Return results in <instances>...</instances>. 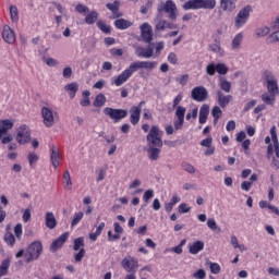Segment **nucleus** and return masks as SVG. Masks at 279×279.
<instances>
[{
  "label": "nucleus",
  "mask_w": 279,
  "mask_h": 279,
  "mask_svg": "<svg viewBox=\"0 0 279 279\" xmlns=\"http://www.w3.org/2000/svg\"><path fill=\"white\" fill-rule=\"evenodd\" d=\"M165 133L160 131V128L153 125L149 130L146 141L148 143V154L150 160H158L160 158V148H162V135Z\"/></svg>",
  "instance_id": "obj_1"
},
{
  "label": "nucleus",
  "mask_w": 279,
  "mask_h": 279,
  "mask_svg": "<svg viewBox=\"0 0 279 279\" xmlns=\"http://www.w3.org/2000/svg\"><path fill=\"white\" fill-rule=\"evenodd\" d=\"M43 254V242L34 241L32 242L27 248L26 253L25 250H20L16 254V258L25 257V263H34V260H38L40 255Z\"/></svg>",
  "instance_id": "obj_2"
},
{
  "label": "nucleus",
  "mask_w": 279,
  "mask_h": 279,
  "mask_svg": "<svg viewBox=\"0 0 279 279\" xmlns=\"http://www.w3.org/2000/svg\"><path fill=\"white\" fill-rule=\"evenodd\" d=\"M183 3L182 8L189 10H215L217 0H180Z\"/></svg>",
  "instance_id": "obj_3"
},
{
  "label": "nucleus",
  "mask_w": 279,
  "mask_h": 279,
  "mask_svg": "<svg viewBox=\"0 0 279 279\" xmlns=\"http://www.w3.org/2000/svg\"><path fill=\"white\" fill-rule=\"evenodd\" d=\"M156 66H158V62L156 61H134L124 71H126L129 76L132 77L134 73H136V71H141V69L153 71Z\"/></svg>",
  "instance_id": "obj_4"
},
{
  "label": "nucleus",
  "mask_w": 279,
  "mask_h": 279,
  "mask_svg": "<svg viewBox=\"0 0 279 279\" xmlns=\"http://www.w3.org/2000/svg\"><path fill=\"white\" fill-rule=\"evenodd\" d=\"M14 128V121L10 119L0 120V141L2 145H8V143H12V135L8 134L10 130Z\"/></svg>",
  "instance_id": "obj_5"
},
{
  "label": "nucleus",
  "mask_w": 279,
  "mask_h": 279,
  "mask_svg": "<svg viewBox=\"0 0 279 279\" xmlns=\"http://www.w3.org/2000/svg\"><path fill=\"white\" fill-rule=\"evenodd\" d=\"M121 267L126 271L128 276H136V271H138V259L132 255H126L121 260Z\"/></svg>",
  "instance_id": "obj_6"
},
{
  "label": "nucleus",
  "mask_w": 279,
  "mask_h": 279,
  "mask_svg": "<svg viewBox=\"0 0 279 279\" xmlns=\"http://www.w3.org/2000/svg\"><path fill=\"white\" fill-rule=\"evenodd\" d=\"M157 12L162 13L166 12V14H169L170 21H178V5H175V2L173 0H167L166 3H161L157 7Z\"/></svg>",
  "instance_id": "obj_7"
},
{
  "label": "nucleus",
  "mask_w": 279,
  "mask_h": 279,
  "mask_svg": "<svg viewBox=\"0 0 279 279\" xmlns=\"http://www.w3.org/2000/svg\"><path fill=\"white\" fill-rule=\"evenodd\" d=\"M15 141L19 145H27L32 141V132L29 126L22 124L16 130Z\"/></svg>",
  "instance_id": "obj_8"
},
{
  "label": "nucleus",
  "mask_w": 279,
  "mask_h": 279,
  "mask_svg": "<svg viewBox=\"0 0 279 279\" xmlns=\"http://www.w3.org/2000/svg\"><path fill=\"white\" fill-rule=\"evenodd\" d=\"M251 12H252L251 5H246L242 10L239 11V13L236 14L235 20H234V25H235L236 29H241V27H243V25H245L247 23V21H250Z\"/></svg>",
  "instance_id": "obj_9"
},
{
  "label": "nucleus",
  "mask_w": 279,
  "mask_h": 279,
  "mask_svg": "<svg viewBox=\"0 0 279 279\" xmlns=\"http://www.w3.org/2000/svg\"><path fill=\"white\" fill-rule=\"evenodd\" d=\"M104 113L109 117L113 123H119V121L125 119L128 117L126 109H113L110 107H106L104 109Z\"/></svg>",
  "instance_id": "obj_10"
},
{
  "label": "nucleus",
  "mask_w": 279,
  "mask_h": 279,
  "mask_svg": "<svg viewBox=\"0 0 279 279\" xmlns=\"http://www.w3.org/2000/svg\"><path fill=\"white\" fill-rule=\"evenodd\" d=\"M41 117L44 120V125H46V128H53L56 123V118L58 117V112H53V110L49 109L48 107H43Z\"/></svg>",
  "instance_id": "obj_11"
},
{
  "label": "nucleus",
  "mask_w": 279,
  "mask_h": 279,
  "mask_svg": "<svg viewBox=\"0 0 279 279\" xmlns=\"http://www.w3.org/2000/svg\"><path fill=\"white\" fill-rule=\"evenodd\" d=\"M144 106L145 100H142L137 106H132L130 108V122L132 123V125H138V122L141 121V112Z\"/></svg>",
  "instance_id": "obj_12"
},
{
  "label": "nucleus",
  "mask_w": 279,
  "mask_h": 279,
  "mask_svg": "<svg viewBox=\"0 0 279 279\" xmlns=\"http://www.w3.org/2000/svg\"><path fill=\"white\" fill-rule=\"evenodd\" d=\"M191 98L194 101H206L208 99V90L204 86H196L191 92Z\"/></svg>",
  "instance_id": "obj_13"
},
{
  "label": "nucleus",
  "mask_w": 279,
  "mask_h": 279,
  "mask_svg": "<svg viewBox=\"0 0 279 279\" xmlns=\"http://www.w3.org/2000/svg\"><path fill=\"white\" fill-rule=\"evenodd\" d=\"M141 36L144 43H151V40H154V31L151 29V25L143 23L141 25Z\"/></svg>",
  "instance_id": "obj_14"
},
{
  "label": "nucleus",
  "mask_w": 279,
  "mask_h": 279,
  "mask_svg": "<svg viewBox=\"0 0 279 279\" xmlns=\"http://www.w3.org/2000/svg\"><path fill=\"white\" fill-rule=\"evenodd\" d=\"M69 240V232L62 233L59 238L52 241L50 245V252H58L61 247L64 246V243Z\"/></svg>",
  "instance_id": "obj_15"
},
{
  "label": "nucleus",
  "mask_w": 279,
  "mask_h": 279,
  "mask_svg": "<svg viewBox=\"0 0 279 279\" xmlns=\"http://www.w3.org/2000/svg\"><path fill=\"white\" fill-rule=\"evenodd\" d=\"M2 38L4 43H8V45H14L16 43V35L14 34V31H12V28L8 25L3 26Z\"/></svg>",
  "instance_id": "obj_16"
},
{
  "label": "nucleus",
  "mask_w": 279,
  "mask_h": 279,
  "mask_svg": "<svg viewBox=\"0 0 279 279\" xmlns=\"http://www.w3.org/2000/svg\"><path fill=\"white\" fill-rule=\"evenodd\" d=\"M106 8L112 13V19H121L123 16V13L119 11V8H121L119 0H114L113 3H107Z\"/></svg>",
  "instance_id": "obj_17"
},
{
  "label": "nucleus",
  "mask_w": 279,
  "mask_h": 279,
  "mask_svg": "<svg viewBox=\"0 0 279 279\" xmlns=\"http://www.w3.org/2000/svg\"><path fill=\"white\" fill-rule=\"evenodd\" d=\"M133 48L135 49V56H137V58H151V56H154V48L151 47L133 46Z\"/></svg>",
  "instance_id": "obj_18"
},
{
  "label": "nucleus",
  "mask_w": 279,
  "mask_h": 279,
  "mask_svg": "<svg viewBox=\"0 0 279 279\" xmlns=\"http://www.w3.org/2000/svg\"><path fill=\"white\" fill-rule=\"evenodd\" d=\"M50 160L51 165L54 169H58L60 167V150L54 145L50 146Z\"/></svg>",
  "instance_id": "obj_19"
},
{
  "label": "nucleus",
  "mask_w": 279,
  "mask_h": 279,
  "mask_svg": "<svg viewBox=\"0 0 279 279\" xmlns=\"http://www.w3.org/2000/svg\"><path fill=\"white\" fill-rule=\"evenodd\" d=\"M217 99L220 108H226L230 104V101H232L233 97L232 95H223V92L218 90Z\"/></svg>",
  "instance_id": "obj_20"
},
{
  "label": "nucleus",
  "mask_w": 279,
  "mask_h": 279,
  "mask_svg": "<svg viewBox=\"0 0 279 279\" xmlns=\"http://www.w3.org/2000/svg\"><path fill=\"white\" fill-rule=\"evenodd\" d=\"M239 0H220V8L223 12H234Z\"/></svg>",
  "instance_id": "obj_21"
},
{
  "label": "nucleus",
  "mask_w": 279,
  "mask_h": 279,
  "mask_svg": "<svg viewBox=\"0 0 279 279\" xmlns=\"http://www.w3.org/2000/svg\"><path fill=\"white\" fill-rule=\"evenodd\" d=\"M208 114H210V107L208 105H203L199 109L198 122L204 125L208 121Z\"/></svg>",
  "instance_id": "obj_22"
},
{
  "label": "nucleus",
  "mask_w": 279,
  "mask_h": 279,
  "mask_svg": "<svg viewBox=\"0 0 279 279\" xmlns=\"http://www.w3.org/2000/svg\"><path fill=\"white\" fill-rule=\"evenodd\" d=\"M131 76L126 73V71H122L121 74H119L114 80H112L111 84L113 86H123L128 80H130Z\"/></svg>",
  "instance_id": "obj_23"
},
{
  "label": "nucleus",
  "mask_w": 279,
  "mask_h": 279,
  "mask_svg": "<svg viewBox=\"0 0 279 279\" xmlns=\"http://www.w3.org/2000/svg\"><path fill=\"white\" fill-rule=\"evenodd\" d=\"M204 250V242L197 240L193 242L192 244H189V252L190 254H199Z\"/></svg>",
  "instance_id": "obj_24"
},
{
  "label": "nucleus",
  "mask_w": 279,
  "mask_h": 279,
  "mask_svg": "<svg viewBox=\"0 0 279 279\" xmlns=\"http://www.w3.org/2000/svg\"><path fill=\"white\" fill-rule=\"evenodd\" d=\"M45 219H46V227H48L49 230H53V228L58 226V220H56V216L53 215L52 211L46 213Z\"/></svg>",
  "instance_id": "obj_25"
},
{
  "label": "nucleus",
  "mask_w": 279,
  "mask_h": 279,
  "mask_svg": "<svg viewBox=\"0 0 279 279\" xmlns=\"http://www.w3.org/2000/svg\"><path fill=\"white\" fill-rule=\"evenodd\" d=\"M113 25L117 29H128L132 27V22L125 19H118L114 21Z\"/></svg>",
  "instance_id": "obj_26"
},
{
  "label": "nucleus",
  "mask_w": 279,
  "mask_h": 279,
  "mask_svg": "<svg viewBox=\"0 0 279 279\" xmlns=\"http://www.w3.org/2000/svg\"><path fill=\"white\" fill-rule=\"evenodd\" d=\"M63 189H65V191H71L73 189V182L71 181V173L69 170H65L63 173Z\"/></svg>",
  "instance_id": "obj_27"
},
{
  "label": "nucleus",
  "mask_w": 279,
  "mask_h": 279,
  "mask_svg": "<svg viewBox=\"0 0 279 279\" xmlns=\"http://www.w3.org/2000/svg\"><path fill=\"white\" fill-rule=\"evenodd\" d=\"M223 114V111H221V108L219 106H215L211 109V117L214 118V125H217L219 123V119H221Z\"/></svg>",
  "instance_id": "obj_28"
},
{
  "label": "nucleus",
  "mask_w": 279,
  "mask_h": 279,
  "mask_svg": "<svg viewBox=\"0 0 279 279\" xmlns=\"http://www.w3.org/2000/svg\"><path fill=\"white\" fill-rule=\"evenodd\" d=\"M267 90L269 95H279V88H278V80L271 81L267 83Z\"/></svg>",
  "instance_id": "obj_29"
},
{
  "label": "nucleus",
  "mask_w": 279,
  "mask_h": 279,
  "mask_svg": "<svg viewBox=\"0 0 279 279\" xmlns=\"http://www.w3.org/2000/svg\"><path fill=\"white\" fill-rule=\"evenodd\" d=\"M64 90L69 93L71 99H75V95H77V83H70L65 85Z\"/></svg>",
  "instance_id": "obj_30"
},
{
  "label": "nucleus",
  "mask_w": 279,
  "mask_h": 279,
  "mask_svg": "<svg viewBox=\"0 0 279 279\" xmlns=\"http://www.w3.org/2000/svg\"><path fill=\"white\" fill-rule=\"evenodd\" d=\"M97 19H99V13L97 11H92L85 16L86 25H93L97 23Z\"/></svg>",
  "instance_id": "obj_31"
},
{
  "label": "nucleus",
  "mask_w": 279,
  "mask_h": 279,
  "mask_svg": "<svg viewBox=\"0 0 279 279\" xmlns=\"http://www.w3.org/2000/svg\"><path fill=\"white\" fill-rule=\"evenodd\" d=\"M10 258H5L2 260L0 265V278H3V276H8V271L10 270Z\"/></svg>",
  "instance_id": "obj_32"
},
{
  "label": "nucleus",
  "mask_w": 279,
  "mask_h": 279,
  "mask_svg": "<svg viewBox=\"0 0 279 279\" xmlns=\"http://www.w3.org/2000/svg\"><path fill=\"white\" fill-rule=\"evenodd\" d=\"M4 243H7V245L9 247H14V245H16V236H14V233L5 232L4 233Z\"/></svg>",
  "instance_id": "obj_33"
},
{
  "label": "nucleus",
  "mask_w": 279,
  "mask_h": 279,
  "mask_svg": "<svg viewBox=\"0 0 279 279\" xmlns=\"http://www.w3.org/2000/svg\"><path fill=\"white\" fill-rule=\"evenodd\" d=\"M262 101L267 106H275L276 105V95L264 93L262 95Z\"/></svg>",
  "instance_id": "obj_34"
},
{
  "label": "nucleus",
  "mask_w": 279,
  "mask_h": 279,
  "mask_svg": "<svg viewBox=\"0 0 279 279\" xmlns=\"http://www.w3.org/2000/svg\"><path fill=\"white\" fill-rule=\"evenodd\" d=\"M106 96L104 94H98L93 102V106L95 108H102V106H106Z\"/></svg>",
  "instance_id": "obj_35"
},
{
  "label": "nucleus",
  "mask_w": 279,
  "mask_h": 279,
  "mask_svg": "<svg viewBox=\"0 0 279 279\" xmlns=\"http://www.w3.org/2000/svg\"><path fill=\"white\" fill-rule=\"evenodd\" d=\"M219 86L223 90V93H230V90H232V83L223 77H220Z\"/></svg>",
  "instance_id": "obj_36"
},
{
  "label": "nucleus",
  "mask_w": 279,
  "mask_h": 279,
  "mask_svg": "<svg viewBox=\"0 0 279 279\" xmlns=\"http://www.w3.org/2000/svg\"><path fill=\"white\" fill-rule=\"evenodd\" d=\"M97 27L100 29L102 34H110L112 32V27L110 25H107L104 21L99 20L96 23Z\"/></svg>",
  "instance_id": "obj_37"
},
{
  "label": "nucleus",
  "mask_w": 279,
  "mask_h": 279,
  "mask_svg": "<svg viewBox=\"0 0 279 279\" xmlns=\"http://www.w3.org/2000/svg\"><path fill=\"white\" fill-rule=\"evenodd\" d=\"M262 80L269 84V82L276 81V76H274V73H271V71L265 70L262 74Z\"/></svg>",
  "instance_id": "obj_38"
},
{
  "label": "nucleus",
  "mask_w": 279,
  "mask_h": 279,
  "mask_svg": "<svg viewBox=\"0 0 279 279\" xmlns=\"http://www.w3.org/2000/svg\"><path fill=\"white\" fill-rule=\"evenodd\" d=\"M10 16H11L12 23H17V21H19V8H16V5H11L10 7Z\"/></svg>",
  "instance_id": "obj_39"
},
{
  "label": "nucleus",
  "mask_w": 279,
  "mask_h": 279,
  "mask_svg": "<svg viewBox=\"0 0 279 279\" xmlns=\"http://www.w3.org/2000/svg\"><path fill=\"white\" fill-rule=\"evenodd\" d=\"M270 32H271V29L269 27L263 26L260 28H257L255 31V34H256L257 38H263V37L267 36Z\"/></svg>",
  "instance_id": "obj_40"
},
{
  "label": "nucleus",
  "mask_w": 279,
  "mask_h": 279,
  "mask_svg": "<svg viewBox=\"0 0 279 279\" xmlns=\"http://www.w3.org/2000/svg\"><path fill=\"white\" fill-rule=\"evenodd\" d=\"M207 228H209V230H213V232H221V228L217 226V221H215V218H210L207 220Z\"/></svg>",
  "instance_id": "obj_41"
},
{
  "label": "nucleus",
  "mask_w": 279,
  "mask_h": 279,
  "mask_svg": "<svg viewBox=\"0 0 279 279\" xmlns=\"http://www.w3.org/2000/svg\"><path fill=\"white\" fill-rule=\"evenodd\" d=\"M241 43H243V34L239 33L238 35L234 36L232 40V48L239 49L241 47Z\"/></svg>",
  "instance_id": "obj_42"
},
{
  "label": "nucleus",
  "mask_w": 279,
  "mask_h": 279,
  "mask_svg": "<svg viewBox=\"0 0 279 279\" xmlns=\"http://www.w3.org/2000/svg\"><path fill=\"white\" fill-rule=\"evenodd\" d=\"M82 219H84V211L75 213L71 222V227L75 228V226H77Z\"/></svg>",
  "instance_id": "obj_43"
},
{
  "label": "nucleus",
  "mask_w": 279,
  "mask_h": 279,
  "mask_svg": "<svg viewBox=\"0 0 279 279\" xmlns=\"http://www.w3.org/2000/svg\"><path fill=\"white\" fill-rule=\"evenodd\" d=\"M228 71H229L228 65L223 63L216 64V73H219V75H226Z\"/></svg>",
  "instance_id": "obj_44"
},
{
  "label": "nucleus",
  "mask_w": 279,
  "mask_h": 279,
  "mask_svg": "<svg viewBox=\"0 0 279 279\" xmlns=\"http://www.w3.org/2000/svg\"><path fill=\"white\" fill-rule=\"evenodd\" d=\"M209 269L214 275L221 274V266L218 263L209 262Z\"/></svg>",
  "instance_id": "obj_45"
},
{
  "label": "nucleus",
  "mask_w": 279,
  "mask_h": 279,
  "mask_svg": "<svg viewBox=\"0 0 279 279\" xmlns=\"http://www.w3.org/2000/svg\"><path fill=\"white\" fill-rule=\"evenodd\" d=\"M186 114V108L179 106L175 107V117L177 119H183L184 120V116Z\"/></svg>",
  "instance_id": "obj_46"
},
{
  "label": "nucleus",
  "mask_w": 279,
  "mask_h": 279,
  "mask_svg": "<svg viewBox=\"0 0 279 279\" xmlns=\"http://www.w3.org/2000/svg\"><path fill=\"white\" fill-rule=\"evenodd\" d=\"M14 234L17 241H21L22 236H23V225L17 223L14 227Z\"/></svg>",
  "instance_id": "obj_47"
},
{
  "label": "nucleus",
  "mask_w": 279,
  "mask_h": 279,
  "mask_svg": "<svg viewBox=\"0 0 279 279\" xmlns=\"http://www.w3.org/2000/svg\"><path fill=\"white\" fill-rule=\"evenodd\" d=\"M81 247L84 248V238H76L74 240V245H73L74 252H78Z\"/></svg>",
  "instance_id": "obj_48"
},
{
  "label": "nucleus",
  "mask_w": 279,
  "mask_h": 279,
  "mask_svg": "<svg viewBox=\"0 0 279 279\" xmlns=\"http://www.w3.org/2000/svg\"><path fill=\"white\" fill-rule=\"evenodd\" d=\"M84 256H86V250L81 248L78 253L74 255L75 263H82V258H84Z\"/></svg>",
  "instance_id": "obj_49"
},
{
  "label": "nucleus",
  "mask_w": 279,
  "mask_h": 279,
  "mask_svg": "<svg viewBox=\"0 0 279 279\" xmlns=\"http://www.w3.org/2000/svg\"><path fill=\"white\" fill-rule=\"evenodd\" d=\"M206 73L210 76L215 75V73H217V65H215V63H209L206 66Z\"/></svg>",
  "instance_id": "obj_50"
},
{
  "label": "nucleus",
  "mask_w": 279,
  "mask_h": 279,
  "mask_svg": "<svg viewBox=\"0 0 279 279\" xmlns=\"http://www.w3.org/2000/svg\"><path fill=\"white\" fill-rule=\"evenodd\" d=\"M182 169L187 173H195V167L186 161L182 162Z\"/></svg>",
  "instance_id": "obj_51"
},
{
  "label": "nucleus",
  "mask_w": 279,
  "mask_h": 279,
  "mask_svg": "<svg viewBox=\"0 0 279 279\" xmlns=\"http://www.w3.org/2000/svg\"><path fill=\"white\" fill-rule=\"evenodd\" d=\"M75 10L78 12V14H86V12H88V7L82 4V3H78L76 4L75 7Z\"/></svg>",
  "instance_id": "obj_52"
},
{
  "label": "nucleus",
  "mask_w": 279,
  "mask_h": 279,
  "mask_svg": "<svg viewBox=\"0 0 279 279\" xmlns=\"http://www.w3.org/2000/svg\"><path fill=\"white\" fill-rule=\"evenodd\" d=\"M38 160H39V157H38V155H36V153L28 154V162H29L31 167H32V165L38 162Z\"/></svg>",
  "instance_id": "obj_53"
},
{
  "label": "nucleus",
  "mask_w": 279,
  "mask_h": 279,
  "mask_svg": "<svg viewBox=\"0 0 279 279\" xmlns=\"http://www.w3.org/2000/svg\"><path fill=\"white\" fill-rule=\"evenodd\" d=\"M193 278L205 279L206 278V270L205 269H198L196 272L193 274Z\"/></svg>",
  "instance_id": "obj_54"
},
{
  "label": "nucleus",
  "mask_w": 279,
  "mask_h": 279,
  "mask_svg": "<svg viewBox=\"0 0 279 279\" xmlns=\"http://www.w3.org/2000/svg\"><path fill=\"white\" fill-rule=\"evenodd\" d=\"M270 136L272 138L274 145L279 143L278 142V133L276 132V125L271 126V129H270Z\"/></svg>",
  "instance_id": "obj_55"
},
{
  "label": "nucleus",
  "mask_w": 279,
  "mask_h": 279,
  "mask_svg": "<svg viewBox=\"0 0 279 279\" xmlns=\"http://www.w3.org/2000/svg\"><path fill=\"white\" fill-rule=\"evenodd\" d=\"M155 27L157 32H162L167 27V21L165 20L158 21Z\"/></svg>",
  "instance_id": "obj_56"
},
{
  "label": "nucleus",
  "mask_w": 279,
  "mask_h": 279,
  "mask_svg": "<svg viewBox=\"0 0 279 279\" xmlns=\"http://www.w3.org/2000/svg\"><path fill=\"white\" fill-rule=\"evenodd\" d=\"M182 99H184V96H183L182 94H179V95L173 99L172 108H178V107H180V104H181Z\"/></svg>",
  "instance_id": "obj_57"
},
{
  "label": "nucleus",
  "mask_w": 279,
  "mask_h": 279,
  "mask_svg": "<svg viewBox=\"0 0 279 279\" xmlns=\"http://www.w3.org/2000/svg\"><path fill=\"white\" fill-rule=\"evenodd\" d=\"M154 198V190H147L145 193H144V196H143V199L144 202H149V199Z\"/></svg>",
  "instance_id": "obj_58"
},
{
  "label": "nucleus",
  "mask_w": 279,
  "mask_h": 279,
  "mask_svg": "<svg viewBox=\"0 0 279 279\" xmlns=\"http://www.w3.org/2000/svg\"><path fill=\"white\" fill-rule=\"evenodd\" d=\"M22 219H23L24 223H27V221H29V219H32V210L25 209L23 213Z\"/></svg>",
  "instance_id": "obj_59"
},
{
  "label": "nucleus",
  "mask_w": 279,
  "mask_h": 279,
  "mask_svg": "<svg viewBox=\"0 0 279 279\" xmlns=\"http://www.w3.org/2000/svg\"><path fill=\"white\" fill-rule=\"evenodd\" d=\"M168 62H170V64H178V56H175V52L168 54Z\"/></svg>",
  "instance_id": "obj_60"
},
{
  "label": "nucleus",
  "mask_w": 279,
  "mask_h": 279,
  "mask_svg": "<svg viewBox=\"0 0 279 279\" xmlns=\"http://www.w3.org/2000/svg\"><path fill=\"white\" fill-rule=\"evenodd\" d=\"M202 147H210L213 146V137L208 136L207 138L201 142Z\"/></svg>",
  "instance_id": "obj_61"
},
{
  "label": "nucleus",
  "mask_w": 279,
  "mask_h": 279,
  "mask_svg": "<svg viewBox=\"0 0 279 279\" xmlns=\"http://www.w3.org/2000/svg\"><path fill=\"white\" fill-rule=\"evenodd\" d=\"M44 62L47 64V66H58V62L53 58H46L44 59Z\"/></svg>",
  "instance_id": "obj_62"
},
{
  "label": "nucleus",
  "mask_w": 279,
  "mask_h": 279,
  "mask_svg": "<svg viewBox=\"0 0 279 279\" xmlns=\"http://www.w3.org/2000/svg\"><path fill=\"white\" fill-rule=\"evenodd\" d=\"M189 210H191V207H189V206L186 205V203H183V204H181V205L179 206V213H180L181 215H184V214L189 213Z\"/></svg>",
  "instance_id": "obj_63"
},
{
  "label": "nucleus",
  "mask_w": 279,
  "mask_h": 279,
  "mask_svg": "<svg viewBox=\"0 0 279 279\" xmlns=\"http://www.w3.org/2000/svg\"><path fill=\"white\" fill-rule=\"evenodd\" d=\"M241 189H242V191H250V189H252V182H250V181H243L242 183H241Z\"/></svg>",
  "instance_id": "obj_64"
}]
</instances>
